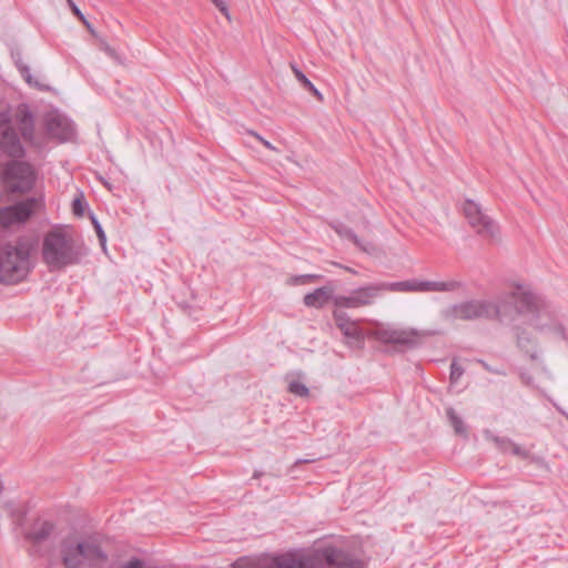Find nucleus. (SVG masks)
I'll return each mask as SVG.
<instances>
[{"instance_id":"1","label":"nucleus","mask_w":568,"mask_h":568,"mask_svg":"<svg viewBox=\"0 0 568 568\" xmlns=\"http://www.w3.org/2000/svg\"><path fill=\"white\" fill-rule=\"evenodd\" d=\"M498 296H507L506 303L504 304V320L507 317L511 304H515V308L519 314H532L535 315L530 320V325L541 334L552 335L556 338H565L564 327L556 321H544L548 318V313L541 310L538 304V297L530 292L524 285H516L510 292H504Z\"/></svg>"},{"instance_id":"2","label":"nucleus","mask_w":568,"mask_h":568,"mask_svg":"<svg viewBox=\"0 0 568 568\" xmlns=\"http://www.w3.org/2000/svg\"><path fill=\"white\" fill-rule=\"evenodd\" d=\"M82 255V246L77 243L68 226H55L44 234L42 258L50 270H61L77 264Z\"/></svg>"},{"instance_id":"3","label":"nucleus","mask_w":568,"mask_h":568,"mask_svg":"<svg viewBox=\"0 0 568 568\" xmlns=\"http://www.w3.org/2000/svg\"><path fill=\"white\" fill-rule=\"evenodd\" d=\"M60 557L67 568H102L108 556L92 538L69 536L60 546Z\"/></svg>"},{"instance_id":"4","label":"nucleus","mask_w":568,"mask_h":568,"mask_svg":"<svg viewBox=\"0 0 568 568\" xmlns=\"http://www.w3.org/2000/svg\"><path fill=\"white\" fill-rule=\"evenodd\" d=\"M507 296H497L495 301L489 300H469L454 304L443 311V317L446 321H475V320H497L504 321V304Z\"/></svg>"},{"instance_id":"5","label":"nucleus","mask_w":568,"mask_h":568,"mask_svg":"<svg viewBox=\"0 0 568 568\" xmlns=\"http://www.w3.org/2000/svg\"><path fill=\"white\" fill-rule=\"evenodd\" d=\"M31 271L30 252L23 245H2L0 254V282L16 284L23 281Z\"/></svg>"},{"instance_id":"6","label":"nucleus","mask_w":568,"mask_h":568,"mask_svg":"<svg viewBox=\"0 0 568 568\" xmlns=\"http://www.w3.org/2000/svg\"><path fill=\"white\" fill-rule=\"evenodd\" d=\"M34 181L36 173L29 163L12 161L0 166V183L10 192H28Z\"/></svg>"},{"instance_id":"7","label":"nucleus","mask_w":568,"mask_h":568,"mask_svg":"<svg viewBox=\"0 0 568 568\" xmlns=\"http://www.w3.org/2000/svg\"><path fill=\"white\" fill-rule=\"evenodd\" d=\"M354 554L333 545L313 549V568H363Z\"/></svg>"},{"instance_id":"8","label":"nucleus","mask_w":568,"mask_h":568,"mask_svg":"<svg viewBox=\"0 0 568 568\" xmlns=\"http://www.w3.org/2000/svg\"><path fill=\"white\" fill-rule=\"evenodd\" d=\"M463 213L477 235L489 240L498 237L499 227L497 223L483 211L479 203L474 200H466L463 204Z\"/></svg>"},{"instance_id":"9","label":"nucleus","mask_w":568,"mask_h":568,"mask_svg":"<svg viewBox=\"0 0 568 568\" xmlns=\"http://www.w3.org/2000/svg\"><path fill=\"white\" fill-rule=\"evenodd\" d=\"M429 331L415 328H381L376 331L375 337L383 344H395L406 348H414L422 344L425 337L430 336Z\"/></svg>"},{"instance_id":"10","label":"nucleus","mask_w":568,"mask_h":568,"mask_svg":"<svg viewBox=\"0 0 568 568\" xmlns=\"http://www.w3.org/2000/svg\"><path fill=\"white\" fill-rule=\"evenodd\" d=\"M0 146L11 158L24 155V149L11 125V114L8 105L0 100Z\"/></svg>"},{"instance_id":"11","label":"nucleus","mask_w":568,"mask_h":568,"mask_svg":"<svg viewBox=\"0 0 568 568\" xmlns=\"http://www.w3.org/2000/svg\"><path fill=\"white\" fill-rule=\"evenodd\" d=\"M43 206L41 199H28L0 210V225L10 227L24 223L32 214Z\"/></svg>"},{"instance_id":"12","label":"nucleus","mask_w":568,"mask_h":568,"mask_svg":"<svg viewBox=\"0 0 568 568\" xmlns=\"http://www.w3.org/2000/svg\"><path fill=\"white\" fill-rule=\"evenodd\" d=\"M13 118L23 140L30 145L41 149L43 141L36 134L34 115L29 105L19 104L14 111Z\"/></svg>"},{"instance_id":"13","label":"nucleus","mask_w":568,"mask_h":568,"mask_svg":"<svg viewBox=\"0 0 568 568\" xmlns=\"http://www.w3.org/2000/svg\"><path fill=\"white\" fill-rule=\"evenodd\" d=\"M264 568H313V550H293L273 556Z\"/></svg>"},{"instance_id":"14","label":"nucleus","mask_w":568,"mask_h":568,"mask_svg":"<svg viewBox=\"0 0 568 568\" xmlns=\"http://www.w3.org/2000/svg\"><path fill=\"white\" fill-rule=\"evenodd\" d=\"M45 132L50 138L61 142L69 141L74 135L72 122L58 111H50L43 119Z\"/></svg>"},{"instance_id":"15","label":"nucleus","mask_w":568,"mask_h":568,"mask_svg":"<svg viewBox=\"0 0 568 568\" xmlns=\"http://www.w3.org/2000/svg\"><path fill=\"white\" fill-rule=\"evenodd\" d=\"M333 318L335 321L336 326L341 329L343 335L348 339L347 345L353 346L356 344L358 346L363 345L364 337L362 329L358 327L357 322L353 321L344 311L334 310Z\"/></svg>"},{"instance_id":"16","label":"nucleus","mask_w":568,"mask_h":568,"mask_svg":"<svg viewBox=\"0 0 568 568\" xmlns=\"http://www.w3.org/2000/svg\"><path fill=\"white\" fill-rule=\"evenodd\" d=\"M355 295V300L358 308L371 306L375 303V300L379 297L382 294L381 284H369L358 288L353 290Z\"/></svg>"},{"instance_id":"17","label":"nucleus","mask_w":568,"mask_h":568,"mask_svg":"<svg viewBox=\"0 0 568 568\" xmlns=\"http://www.w3.org/2000/svg\"><path fill=\"white\" fill-rule=\"evenodd\" d=\"M334 290L329 286H322L314 290L311 293H307L304 296V304L308 307L321 308L323 307L329 300L333 301Z\"/></svg>"},{"instance_id":"18","label":"nucleus","mask_w":568,"mask_h":568,"mask_svg":"<svg viewBox=\"0 0 568 568\" xmlns=\"http://www.w3.org/2000/svg\"><path fill=\"white\" fill-rule=\"evenodd\" d=\"M333 229L341 237L352 241L362 251L369 254L376 251V246L373 242L359 239L349 227L341 223H337L333 225Z\"/></svg>"},{"instance_id":"19","label":"nucleus","mask_w":568,"mask_h":568,"mask_svg":"<svg viewBox=\"0 0 568 568\" xmlns=\"http://www.w3.org/2000/svg\"><path fill=\"white\" fill-rule=\"evenodd\" d=\"M0 507L4 509L12 520V525L18 529L22 527L26 516L24 507L14 499L0 500Z\"/></svg>"},{"instance_id":"20","label":"nucleus","mask_w":568,"mask_h":568,"mask_svg":"<svg viewBox=\"0 0 568 568\" xmlns=\"http://www.w3.org/2000/svg\"><path fill=\"white\" fill-rule=\"evenodd\" d=\"M463 287V283L456 280L450 281H426L422 280V293L454 292Z\"/></svg>"},{"instance_id":"21","label":"nucleus","mask_w":568,"mask_h":568,"mask_svg":"<svg viewBox=\"0 0 568 568\" xmlns=\"http://www.w3.org/2000/svg\"><path fill=\"white\" fill-rule=\"evenodd\" d=\"M517 345L525 351L532 361L539 358L537 344L532 339L529 333L523 331L517 334Z\"/></svg>"},{"instance_id":"22","label":"nucleus","mask_w":568,"mask_h":568,"mask_svg":"<svg viewBox=\"0 0 568 568\" xmlns=\"http://www.w3.org/2000/svg\"><path fill=\"white\" fill-rule=\"evenodd\" d=\"M52 529L53 526L50 523L39 520L33 525L32 530L26 534V537L39 542L45 539L51 534Z\"/></svg>"},{"instance_id":"23","label":"nucleus","mask_w":568,"mask_h":568,"mask_svg":"<svg viewBox=\"0 0 568 568\" xmlns=\"http://www.w3.org/2000/svg\"><path fill=\"white\" fill-rule=\"evenodd\" d=\"M333 304L335 310L358 308L353 291L348 295H334Z\"/></svg>"},{"instance_id":"24","label":"nucleus","mask_w":568,"mask_h":568,"mask_svg":"<svg viewBox=\"0 0 568 568\" xmlns=\"http://www.w3.org/2000/svg\"><path fill=\"white\" fill-rule=\"evenodd\" d=\"M18 68H19V71L21 73V75L23 77V79L26 80V82L29 84V85H32L34 88H38L40 90H47L48 87L42 84L38 79H36L32 73H31V70L28 65L23 64V63H18Z\"/></svg>"},{"instance_id":"25","label":"nucleus","mask_w":568,"mask_h":568,"mask_svg":"<svg viewBox=\"0 0 568 568\" xmlns=\"http://www.w3.org/2000/svg\"><path fill=\"white\" fill-rule=\"evenodd\" d=\"M18 68H19V71L21 73V75L23 77V79L26 80V82L29 84V85H32L34 88H38L40 90H47L48 87L42 84L38 79H36L32 73H31V70L28 65L23 64V63H18Z\"/></svg>"},{"instance_id":"26","label":"nucleus","mask_w":568,"mask_h":568,"mask_svg":"<svg viewBox=\"0 0 568 568\" xmlns=\"http://www.w3.org/2000/svg\"><path fill=\"white\" fill-rule=\"evenodd\" d=\"M18 68H19V71L21 73V75L23 77V79L26 80V82L29 84V85H32L34 88H38L40 90H47L48 87L42 84L38 79H36L32 73H31V70L28 65L23 64V63H18Z\"/></svg>"},{"instance_id":"27","label":"nucleus","mask_w":568,"mask_h":568,"mask_svg":"<svg viewBox=\"0 0 568 568\" xmlns=\"http://www.w3.org/2000/svg\"><path fill=\"white\" fill-rule=\"evenodd\" d=\"M447 416L449 418L450 425L454 427L455 433L458 435L467 436L466 427L462 418L456 414L453 408L447 409Z\"/></svg>"},{"instance_id":"28","label":"nucleus","mask_w":568,"mask_h":568,"mask_svg":"<svg viewBox=\"0 0 568 568\" xmlns=\"http://www.w3.org/2000/svg\"><path fill=\"white\" fill-rule=\"evenodd\" d=\"M382 293L394 292V293H406V281L398 282H381Z\"/></svg>"},{"instance_id":"29","label":"nucleus","mask_w":568,"mask_h":568,"mask_svg":"<svg viewBox=\"0 0 568 568\" xmlns=\"http://www.w3.org/2000/svg\"><path fill=\"white\" fill-rule=\"evenodd\" d=\"M486 438L491 440L501 452L507 453L513 445V440L507 437L494 436L490 433H486Z\"/></svg>"},{"instance_id":"30","label":"nucleus","mask_w":568,"mask_h":568,"mask_svg":"<svg viewBox=\"0 0 568 568\" xmlns=\"http://www.w3.org/2000/svg\"><path fill=\"white\" fill-rule=\"evenodd\" d=\"M288 392L300 397H306L310 393L305 384L295 379L290 381Z\"/></svg>"},{"instance_id":"31","label":"nucleus","mask_w":568,"mask_h":568,"mask_svg":"<svg viewBox=\"0 0 568 568\" xmlns=\"http://www.w3.org/2000/svg\"><path fill=\"white\" fill-rule=\"evenodd\" d=\"M463 374L464 368L456 361H453L450 364V382L457 383Z\"/></svg>"},{"instance_id":"32","label":"nucleus","mask_w":568,"mask_h":568,"mask_svg":"<svg viewBox=\"0 0 568 568\" xmlns=\"http://www.w3.org/2000/svg\"><path fill=\"white\" fill-rule=\"evenodd\" d=\"M291 69L295 74L296 79L302 83V85L307 89L312 87V82L310 79L296 67V64H291Z\"/></svg>"},{"instance_id":"33","label":"nucleus","mask_w":568,"mask_h":568,"mask_svg":"<svg viewBox=\"0 0 568 568\" xmlns=\"http://www.w3.org/2000/svg\"><path fill=\"white\" fill-rule=\"evenodd\" d=\"M212 3L220 10V12L227 19L229 22L232 21V16L229 10V6L225 0H211Z\"/></svg>"},{"instance_id":"34","label":"nucleus","mask_w":568,"mask_h":568,"mask_svg":"<svg viewBox=\"0 0 568 568\" xmlns=\"http://www.w3.org/2000/svg\"><path fill=\"white\" fill-rule=\"evenodd\" d=\"M406 293H422V280H406Z\"/></svg>"},{"instance_id":"35","label":"nucleus","mask_w":568,"mask_h":568,"mask_svg":"<svg viewBox=\"0 0 568 568\" xmlns=\"http://www.w3.org/2000/svg\"><path fill=\"white\" fill-rule=\"evenodd\" d=\"M91 220H92V224L94 225V229H95V232L98 234V237L100 240V243L103 247H105V244H106V236L104 234V231L102 230V226L101 224L99 223V221L94 217V215L91 216Z\"/></svg>"},{"instance_id":"36","label":"nucleus","mask_w":568,"mask_h":568,"mask_svg":"<svg viewBox=\"0 0 568 568\" xmlns=\"http://www.w3.org/2000/svg\"><path fill=\"white\" fill-rule=\"evenodd\" d=\"M72 210L73 213L78 216H82L84 214V202L82 201V194L73 200Z\"/></svg>"},{"instance_id":"37","label":"nucleus","mask_w":568,"mask_h":568,"mask_svg":"<svg viewBox=\"0 0 568 568\" xmlns=\"http://www.w3.org/2000/svg\"><path fill=\"white\" fill-rule=\"evenodd\" d=\"M100 48L103 50L109 57L119 61L120 57L115 49L111 48L103 39H100Z\"/></svg>"},{"instance_id":"38","label":"nucleus","mask_w":568,"mask_h":568,"mask_svg":"<svg viewBox=\"0 0 568 568\" xmlns=\"http://www.w3.org/2000/svg\"><path fill=\"white\" fill-rule=\"evenodd\" d=\"M509 452H511L514 455L520 456L523 458H527L529 455L527 450H525L524 448H521L519 445H517L514 442H513V445L510 446Z\"/></svg>"},{"instance_id":"39","label":"nucleus","mask_w":568,"mask_h":568,"mask_svg":"<svg viewBox=\"0 0 568 568\" xmlns=\"http://www.w3.org/2000/svg\"><path fill=\"white\" fill-rule=\"evenodd\" d=\"M70 9L72 10V12L74 13V16H77L81 21H84V14L81 12V10L79 9V7L75 4V2H71V4H69Z\"/></svg>"},{"instance_id":"40","label":"nucleus","mask_w":568,"mask_h":568,"mask_svg":"<svg viewBox=\"0 0 568 568\" xmlns=\"http://www.w3.org/2000/svg\"><path fill=\"white\" fill-rule=\"evenodd\" d=\"M479 363L484 366V368L490 373H494V374H497V375H505V372L503 369H498V368H494L491 366H489L487 363H485L484 361H479Z\"/></svg>"},{"instance_id":"41","label":"nucleus","mask_w":568,"mask_h":568,"mask_svg":"<svg viewBox=\"0 0 568 568\" xmlns=\"http://www.w3.org/2000/svg\"><path fill=\"white\" fill-rule=\"evenodd\" d=\"M308 91H311L320 101H323V94L316 89V87L312 83L311 88H307Z\"/></svg>"},{"instance_id":"42","label":"nucleus","mask_w":568,"mask_h":568,"mask_svg":"<svg viewBox=\"0 0 568 568\" xmlns=\"http://www.w3.org/2000/svg\"><path fill=\"white\" fill-rule=\"evenodd\" d=\"M254 135L263 143V145H265L267 149L272 150V151H276V148L271 143L268 142L267 140H264L262 136L257 135L254 133Z\"/></svg>"},{"instance_id":"43","label":"nucleus","mask_w":568,"mask_h":568,"mask_svg":"<svg viewBox=\"0 0 568 568\" xmlns=\"http://www.w3.org/2000/svg\"><path fill=\"white\" fill-rule=\"evenodd\" d=\"M82 23L87 27V29L90 31V33L94 37H98L95 30L93 29V27L91 26V23L87 20V18H84V21H82Z\"/></svg>"},{"instance_id":"44","label":"nucleus","mask_w":568,"mask_h":568,"mask_svg":"<svg viewBox=\"0 0 568 568\" xmlns=\"http://www.w3.org/2000/svg\"><path fill=\"white\" fill-rule=\"evenodd\" d=\"M301 278L303 280H307V281H312V280H317L320 278V275H316V274H307V275H302Z\"/></svg>"},{"instance_id":"45","label":"nucleus","mask_w":568,"mask_h":568,"mask_svg":"<svg viewBox=\"0 0 568 568\" xmlns=\"http://www.w3.org/2000/svg\"><path fill=\"white\" fill-rule=\"evenodd\" d=\"M241 561H242V559L236 560V562L234 564V566H235V567H239V568H240V567H242Z\"/></svg>"},{"instance_id":"46","label":"nucleus","mask_w":568,"mask_h":568,"mask_svg":"<svg viewBox=\"0 0 568 568\" xmlns=\"http://www.w3.org/2000/svg\"><path fill=\"white\" fill-rule=\"evenodd\" d=\"M2 490H3V484H2V481H0V494L2 493Z\"/></svg>"},{"instance_id":"47","label":"nucleus","mask_w":568,"mask_h":568,"mask_svg":"<svg viewBox=\"0 0 568 568\" xmlns=\"http://www.w3.org/2000/svg\"><path fill=\"white\" fill-rule=\"evenodd\" d=\"M346 270L352 272V273H355V271H353V268L346 267Z\"/></svg>"},{"instance_id":"48","label":"nucleus","mask_w":568,"mask_h":568,"mask_svg":"<svg viewBox=\"0 0 568 568\" xmlns=\"http://www.w3.org/2000/svg\"><path fill=\"white\" fill-rule=\"evenodd\" d=\"M68 4H71V2H74L73 0H67Z\"/></svg>"}]
</instances>
